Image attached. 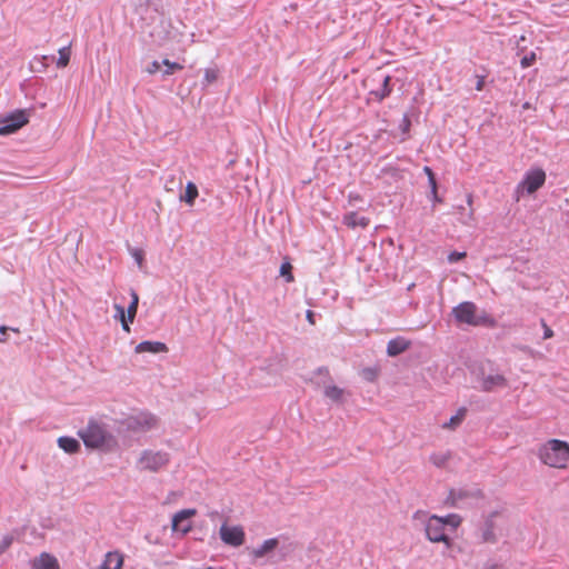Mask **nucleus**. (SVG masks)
I'll return each instance as SVG.
<instances>
[{
	"label": "nucleus",
	"instance_id": "nucleus-50",
	"mask_svg": "<svg viewBox=\"0 0 569 569\" xmlns=\"http://www.w3.org/2000/svg\"><path fill=\"white\" fill-rule=\"evenodd\" d=\"M467 201H468V204L470 206V204H471V202H472V197H471L470 194L468 196Z\"/></svg>",
	"mask_w": 569,
	"mask_h": 569
},
{
	"label": "nucleus",
	"instance_id": "nucleus-12",
	"mask_svg": "<svg viewBox=\"0 0 569 569\" xmlns=\"http://www.w3.org/2000/svg\"><path fill=\"white\" fill-rule=\"evenodd\" d=\"M479 496V490L451 489L445 500V503L451 508H460L463 500L468 498H478Z\"/></svg>",
	"mask_w": 569,
	"mask_h": 569
},
{
	"label": "nucleus",
	"instance_id": "nucleus-18",
	"mask_svg": "<svg viewBox=\"0 0 569 569\" xmlns=\"http://www.w3.org/2000/svg\"><path fill=\"white\" fill-rule=\"evenodd\" d=\"M123 556L119 551H109L98 569H121Z\"/></svg>",
	"mask_w": 569,
	"mask_h": 569
},
{
	"label": "nucleus",
	"instance_id": "nucleus-8",
	"mask_svg": "<svg viewBox=\"0 0 569 569\" xmlns=\"http://www.w3.org/2000/svg\"><path fill=\"white\" fill-rule=\"evenodd\" d=\"M29 121V114L26 110H16L7 114L0 124V136H9L17 132Z\"/></svg>",
	"mask_w": 569,
	"mask_h": 569
},
{
	"label": "nucleus",
	"instance_id": "nucleus-43",
	"mask_svg": "<svg viewBox=\"0 0 569 569\" xmlns=\"http://www.w3.org/2000/svg\"><path fill=\"white\" fill-rule=\"evenodd\" d=\"M501 566L492 560H488L483 565V569H499Z\"/></svg>",
	"mask_w": 569,
	"mask_h": 569
},
{
	"label": "nucleus",
	"instance_id": "nucleus-34",
	"mask_svg": "<svg viewBox=\"0 0 569 569\" xmlns=\"http://www.w3.org/2000/svg\"><path fill=\"white\" fill-rule=\"evenodd\" d=\"M410 127H411V120L408 114H405L401 120V123H400V130H401L402 134L408 136Z\"/></svg>",
	"mask_w": 569,
	"mask_h": 569
},
{
	"label": "nucleus",
	"instance_id": "nucleus-49",
	"mask_svg": "<svg viewBox=\"0 0 569 569\" xmlns=\"http://www.w3.org/2000/svg\"><path fill=\"white\" fill-rule=\"evenodd\" d=\"M307 319L310 323H315V320H313V312L311 310H308L307 311Z\"/></svg>",
	"mask_w": 569,
	"mask_h": 569
},
{
	"label": "nucleus",
	"instance_id": "nucleus-29",
	"mask_svg": "<svg viewBox=\"0 0 569 569\" xmlns=\"http://www.w3.org/2000/svg\"><path fill=\"white\" fill-rule=\"evenodd\" d=\"M162 64L166 66V69L163 71V76L172 74L177 70H181L183 67L178 62H171L168 59L162 60Z\"/></svg>",
	"mask_w": 569,
	"mask_h": 569
},
{
	"label": "nucleus",
	"instance_id": "nucleus-46",
	"mask_svg": "<svg viewBox=\"0 0 569 569\" xmlns=\"http://www.w3.org/2000/svg\"><path fill=\"white\" fill-rule=\"evenodd\" d=\"M316 375H320V376H329V370L327 367H319L316 371H315Z\"/></svg>",
	"mask_w": 569,
	"mask_h": 569
},
{
	"label": "nucleus",
	"instance_id": "nucleus-27",
	"mask_svg": "<svg viewBox=\"0 0 569 569\" xmlns=\"http://www.w3.org/2000/svg\"><path fill=\"white\" fill-rule=\"evenodd\" d=\"M70 56H71L70 47L61 48L59 50V58L57 60V67L58 68L67 67L70 61Z\"/></svg>",
	"mask_w": 569,
	"mask_h": 569
},
{
	"label": "nucleus",
	"instance_id": "nucleus-6",
	"mask_svg": "<svg viewBox=\"0 0 569 569\" xmlns=\"http://www.w3.org/2000/svg\"><path fill=\"white\" fill-rule=\"evenodd\" d=\"M545 182L546 172L541 168H532L525 173L522 180L516 188V192L520 194H532L539 190Z\"/></svg>",
	"mask_w": 569,
	"mask_h": 569
},
{
	"label": "nucleus",
	"instance_id": "nucleus-30",
	"mask_svg": "<svg viewBox=\"0 0 569 569\" xmlns=\"http://www.w3.org/2000/svg\"><path fill=\"white\" fill-rule=\"evenodd\" d=\"M291 270H292V266L288 261L283 262L280 266V276L283 277L287 282L293 281V276H292Z\"/></svg>",
	"mask_w": 569,
	"mask_h": 569
},
{
	"label": "nucleus",
	"instance_id": "nucleus-28",
	"mask_svg": "<svg viewBox=\"0 0 569 569\" xmlns=\"http://www.w3.org/2000/svg\"><path fill=\"white\" fill-rule=\"evenodd\" d=\"M450 458V453L449 452H446V453H432L430 456V461L438 468H442L446 466V463L448 462Z\"/></svg>",
	"mask_w": 569,
	"mask_h": 569
},
{
	"label": "nucleus",
	"instance_id": "nucleus-19",
	"mask_svg": "<svg viewBox=\"0 0 569 569\" xmlns=\"http://www.w3.org/2000/svg\"><path fill=\"white\" fill-rule=\"evenodd\" d=\"M391 80H392V78L390 76H386L382 80L381 86L378 89L370 91V94L373 96V98L378 102H381L382 100H385L387 97H389L391 94V92H392Z\"/></svg>",
	"mask_w": 569,
	"mask_h": 569
},
{
	"label": "nucleus",
	"instance_id": "nucleus-35",
	"mask_svg": "<svg viewBox=\"0 0 569 569\" xmlns=\"http://www.w3.org/2000/svg\"><path fill=\"white\" fill-rule=\"evenodd\" d=\"M467 256V253L465 251L462 252H459V251H452L448 254V261L450 263H457L459 262L460 260H462L465 257Z\"/></svg>",
	"mask_w": 569,
	"mask_h": 569
},
{
	"label": "nucleus",
	"instance_id": "nucleus-31",
	"mask_svg": "<svg viewBox=\"0 0 569 569\" xmlns=\"http://www.w3.org/2000/svg\"><path fill=\"white\" fill-rule=\"evenodd\" d=\"M535 61H536V53L530 52L529 54H526L521 58L520 66L522 69H527V68L531 67Z\"/></svg>",
	"mask_w": 569,
	"mask_h": 569
},
{
	"label": "nucleus",
	"instance_id": "nucleus-3",
	"mask_svg": "<svg viewBox=\"0 0 569 569\" xmlns=\"http://www.w3.org/2000/svg\"><path fill=\"white\" fill-rule=\"evenodd\" d=\"M538 455L542 463L553 468H563L569 460V443L551 439L540 447Z\"/></svg>",
	"mask_w": 569,
	"mask_h": 569
},
{
	"label": "nucleus",
	"instance_id": "nucleus-24",
	"mask_svg": "<svg viewBox=\"0 0 569 569\" xmlns=\"http://www.w3.org/2000/svg\"><path fill=\"white\" fill-rule=\"evenodd\" d=\"M130 296L131 301L127 308V316L129 321L133 322L138 311L139 296L133 289L130 290Z\"/></svg>",
	"mask_w": 569,
	"mask_h": 569
},
{
	"label": "nucleus",
	"instance_id": "nucleus-32",
	"mask_svg": "<svg viewBox=\"0 0 569 569\" xmlns=\"http://www.w3.org/2000/svg\"><path fill=\"white\" fill-rule=\"evenodd\" d=\"M12 542H13V536L6 535L2 537V539L0 541V556L8 550V548L12 545Z\"/></svg>",
	"mask_w": 569,
	"mask_h": 569
},
{
	"label": "nucleus",
	"instance_id": "nucleus-37",
	"mask_svg": "<svg viewBox=\"0 0 569 569\" xmlns=\"http://www.w3.org/2000/svg\"><path fill=\"white\" fill-rule=\"evenodd\" d=\"M161 64L162 62H159L157 60L152 61L148 67H147V72L150 73V74H153L156 72H158L161 68Z\"/></svg>",
	"mask_w": 569,
	"mask_h": 569
},
{
	"label": "nucleus",
	"instance_id": "nucleus-40",
	"mask_svg": "<svg viewBox=\"0 0 569 569\" xmlns=\"http://www.w3.org/2000/svg\"><path fill=\"white\" fill-rule=\"evenodd\" d=\"M9 330H12V329L9 327H6V326L0 327V342H6L8 340Z\"/></svg>",
	"mask_w": 569,
	"mask_h": 569
},
{
	"label": "nucleus",
	"instance_id": "nucleus-33",
	"mask_svg": "<svg viewBox=\"0 0 569 569\" xmlns=\"http://www.w3.org/2000/svg\"><path fill=\"white\" fill-rule=\"evenodd\" d=\"M218 78V72L217 70L214 69H206L204 70V76H203V81L206 84H210L212 82H214Z\"/></svg>",
	"mask_w": 569,
	"mask_h": 569
},
{
	"label": "nucleus",
	"instance_id": "nucleus-20",
	"mask_svg": "<svg viewBox=\"0 0 569 569\" xmlns=\"http://www.w3.org/2000/svg\"><path fill=\"white\" fill-rule=\"evenodd\" d=\"M279 545L278 538H270L264 540L258 548L252 550V556L256 559L262 558L269 552L273 551Z\"/></svg>",
	"mask_w": 569,
	"mask_h": 569
},
{
	"label": "nucleus",
	"instance_id": "nucleus-10",
	"mask_svg": "<svg viewBox=\"0 0 569 569\" xmlns=\"http://www.w3.org/2000/svg\"><path fill=\"white\" fill-rule=\"evenodd\" d=\"M220 538L221 540L231 547H239L244 542V531L242 527L240 526H232L229 527L226 523H223L220 527Z\"/></svg>",
	"mask_w": 569,
	"mask_h": 569
},
{
	"label": "nucleus",
	"instance_id": "nucleus-26",
	"mask_svg": "<svg viewBox=\"0 0 569 569\" xmlns=\"http://www.w3.org/2000/svg\"><path fill=\"white\" fill-rule=\"evenodd\" d=\"M440 519L443 521V527L449 526L452 530L457 529L462 521L461 517L457 513H450L440 517Z\"/></svg>",
	"mask_w": 569,
	"mask_h": 569
},
{
	"label": "nucleus",
	"instance_id": "nucleus-22",
	"mask_svg": "<svg viewBox=\"0 0 569 569\" xmlns=\"http://www.w3.org/2000/svg\"><path fill=\"white\" fill-rule=\"evenodd\" d=\"M198 194L199 192L197 186L193 182L189 181L186 186L184 193L180 196V200L189 206H193Z\"/></svg>",
	"mask_w": 569,
	"mask_h": 569
},
{
	"label": "nucleus",
	"instance_id": "nucleus-47",
	"mask_svg": "<svg viewBox=\"0 0 569 569\" xmlns=\"http://www.w3.org/2000/svg\"><path fill=\"white\" fill-rule=\"evenodd\" d=\"M423 172L426 173L428 180L430 179V177H436V174L432 171V169L430 167H428V166L423 167Z\"/></svg>",
	"mask_w": 569,
	"mask_h": 569
},
{
	"label": "nucleus",
	"instance_id": "nucleus-14",
	"mask_svg": "<svg viewBox=\"0 0 569 569\" xmlns=\"http://www.w3.org/2000/svg\"><path fill=\"white\" fill-rule=\"evenodd\" d=\"M342 222L345 226H347L348 228H351V229H355L358 227L365 229L369 226L370 219L368 217L360 216L356 211H350L343 216Z\"/></svg>",
	"mask_w": 569,
	"mask_h": 569
},
{
	"label": "nucleus",
	"instance_id": "nucleus-15",
	"mask_svg": "<svg viewBox=\"0 0 569 569\" xmlns=\"http://www.w3.org/2000/svg\"><path fill=\"white\" fill-rule=\"evenodd\" d=\"M410 341L403 337H397L391 339L387 345V355L389 357H397L408 350Z\"/></svg>",
	"mask_w": 569,
	"mask_h": 569
},
{
	"label": "nucleus",
	"instance_id": "nucleus-16",
	"mask_svg": "<svg viewBox=\"0 0 569 569\" xmlns=\"http://www.w3.org/2000/svg\"><path fill=\"white\" fill-rule=\"evenodd\" d=\"M31 567L32 569H59V563L57 558L47 552H42L32 560Z\"/></svg>",
	"mask_w": 569,
	"mask_h": 569
},
{
	"label": "nucleus",
	"instance_id": "nucleus-45",
	"mask_svg": "<svg viewBox=\"0 0 569 569\" xmlns=\"http://www.w3.org/2000/svg\"><path fill=\"white\" fill-rule=\"evenodd\" d=\"M120 322H121V327H122V329H123L124 331H127V332H130V323H132V322H131V321H129L128 317H127V318H124V319H121V320H120Z\"/></svg>",
	"mask_w": 569,
	"mask_h": 569
},
{
	"label": "nucleus",
	"instance_id": "nucleus-7",
	"mask_svg": "<svg viewBox=\"0 0 569 569\" xmlns=\"http://www.w3.org/2000/svg\"><path fill=\"white\" fill-rule=\"evenodd\" d=\"M169 462V453L166 451H142L138 467L140 470L158 471Z\"/></svg>",
	"mask_w": 569,
	"mask_h": 569
},
{
	"label": "nucleus",
	"instance_id": "nucleus-1",
	"mask_svg": "<svg viewBox=\"0 0 569 569\" xmlns=\"http://www.w3.org/2000/svg\"><path fill=\"white\" fill-rule=\"evenodd\" d=\"M84 446L90 449L113 450L118 441L109 430V427L100 419H89L87 427L78 431Z\"/></svg>",
	"mask_w": 569,
	"mask_h": 569
},
{
	"label": "nucleus",
	"instance_id": "nucleus-21",
	"mask_svg": "<svg viewBox=\"0 0 569 569\" xmlns=\"http://www.w3.org/2000/svg\"><path fill=\"white\" fill-rule=\"evenodd\" d=\"M58 446L67 453H76L80 450V442L73 437H60L58 439Z\"/></svg>",
	"mask_w": 569,
	"mask_h": 569
},
{
	"label": "nucleus",
	"instance_id": "nucleus-11",
	"mask_svg": "<svg viewBox=\"0 0 569 569\" xmlns=\"http://www.w3.org/2000/svg\"><path fill=\"white\" fill-rule=\"evenodd\" d=\"M196 515V509H182L172 517L171 528L174 532L186 536L191 530L190 518Z\"/></svg>",
	"mask_w": 569,
	"mask_h": 569
},
{
	"label": "nucleus",
	"instance_id": "nucleus-4",
	"mask_svg": "<svg viewBox=\"0 0 569 569\" xmlns=\"http://www.w3.org/2000/svg\"><path fill=\"white\" fill-rule=\"evenodd\" d=\"M480 380V388L485 392H492L499 388H506L508 385L507 378L499 372L496 365L490 361H483L477 373Z\"/></svg>",
	"mask_w": 569,
	"mask_h": 569
},
{
	"label": "nucleus",
	"instance_id": "nucleus-48",
	"mask_svg": "<svg viewBox=\"0 0 569 569\" xmlns=\"http://www.w3.org/2000/svg\"><path fill=\"white\" fill-rule=\"evenodd\" d=\"M353 200H360L359 194L349 193V203L351 204Z\"/></svg>",
	"mask_w": 569,
	"mask_h": 569
},
{
	"label": "nucleus",
	"instance_id": "nucleus-17",
	"mask_svg": "<svg viewBox=\"0 0 569 569\" xmlns=\"http://www.w3.org/2000/svg\"><path fill=\"white\" fill-rule=\"evenodd\" d=\"M134 351L137 353L149 352V353L156 355V353H161V352L168 351V347L163 342H160V341L146 340V341L138 343L134 348Z\"/></svg>",
	"mask_w": 569,
	"mask_h": 569
},
{
	"label": "nucleus",
	"instance_id": "nucleus-5",
	"mask_svg": "<svg viewBox=\"0 0 569 569\" xmlns=\"http://www.w3.org/2000/svg\"><path fill=\"white\" fill-rule=\"evenodd\" d=\"M158 417L148 411H141L130 416L122 421V425L129 431L147 432L158 427Z\"/></svg>",
	"mask_w": 569,
	"mask_h": 569
},
{
	"label": "nucleus",
	"instance_id": "nucleus-38",
	"mask_svg": "<svg viewBox=\"0 0 569 569\" xmlns=\"http://www.w3.org/2000/svg\"><path fill=\"white\" fill-rule=\"evenodd\" d=\"M428 199L431 200L433 204L441 203L443 201V199L438 194V190L430 191Z\"/></svg>",
	"mask_w": 569,
	"mask_h": 569
},
{
	"label": "nucleus",
	"instance_id": "nucleus-42",
	"mask_svg": "<svg viewBox=\"0 0 569 569\" xmlns=\"http://www.w3.org/2000/svg\"><path fill=\"white\" fill-rule=\"evenodd\" d=\"M132 257L134 258V260L137 261V263L140 266L143 261V253L142 251L138 250V249H134L132 250Z\"/></svg>",
	"mask_w": 569,
	"mask_h": 569
},
{
	"label": "nucleus",
	"instance_id": "nucleus-44",
	"mask_svg": "<svg viewBox=\"0 0 569 569\" xmlns=\"http://www.w3.org/2000/svg\"><path fill=\"white\" fill-rule=\"evenodd\" d=\"M428 183L430 187V191L438 190V182H437L436 177H430V179L428 180Z\"/></svg>",
	"mask_w": 569,
	"mask_h": 569
},
{
	"label": "nucleus",
	"instance_id": "nucleus-23",
	"mask_svg": "<svg viewBox=\"0 0 569 569\" xmlns=\"http://www.w3.org/2000/svg\"><path fill=\"white\" fill-rule=\"evenodd\" d=\"M467 413V409L465 407L459 408L456 415H453L449 421L445 422L442 425V428L445 429H455L457 428L465 419Z\"/></svg>",
	"mask_w": 569,
	"mask_h": 569
},
{
	"label": "nucleus",
	"instance_id": "nucleus-41",
	"mask_svg": "<svg viewBox=\"0 0 569 569\" xmlns=\"http://www.w3.org/2000/svg\"><path fill=\"white\" fill-rule=\"evenodd\" d=\"M541 325L543 327V339H550L553 336V331L547 326V323L541 320Z\"/></svg>",
	"mask_w": 569,
	"mask_h": 569
},
{
	"label": "nucleus",
	"instance_id": "nucleus-39",
	"mask_svg": "<svg viewBox=\"0 0 569 569\" xmlns=\"http://www.w3.org/2000/svg\"><path fill=\"white\" fill-rule=\"evenodd\" d=\"M476 78H477V82H476L475 89L477 91H481L485 88L486 77L485 76H476Z\"/></svg>",
	"mask_w": 569,
	"mask_h": 569
},
{
	"label": "nucleus",
	"instance_id": "nucleus-9",
	"mask_svg": "<svg viewBox=\"0 0 569 569\" xmlns=\"http://www.w3.org/2000/svg\"><path fill=\"white\" fill-rule=\"evenodd\" d=\"M426 536L432 542H445L450 546V538L445 532L443 521L439 516H431L426 523Z\"/></svg>",
	"mask_w": 569,
	"mask_h": 569
},
{
	"label": "nucleus",
	"instance_id": "nucleus-25",
	"mask_svg": "<svg viewBox=\"0 0 569 569\" xmlns=\"http://www.w3.org/2000/svg\"><path fill=\"white\" fill-rule=\"evenodd\" d=\"M325 396L333 402H341L343 390L337 386H327L323 391Z\"/></svg>",
	"mask_w": 569,
	"mask_h": 569
},
{
	"label": "nucleus",
	"instance_id": "nucleus-13",
	"mask_svg": "<svg viewBox=\"0 0 569 569\" xmlns=\"http://www.w3.org/2000/svg\"><path fill=\"white\" fill-rule=\"evenodd\" d=\"M498 516L497 511L489 513L482 526L480 527V536L482 542H491L495 543L497 541V537L495 533V518Z\"/></svg>",
	"mask_w": 569,
	"mask_h": 569
},
{
	"label": "nucleus",
	"instance_id": "nucleus-36",
	"mask_svg": "<svg viewBox=\"0 0 569 569\" xmlns=\"http://www.w3.org/2000/svg\"><path fill=\"white\" fill-rule=\"evenodd\" d=\"M114 310H116V315H114L116 319L121 320V319L127 318V311L121 305L116 303Z\"/></svg>",
	"mask_w": 569,
	"mask_h": 569
},
{
	"label": "nucleus",
	"instance_id": "nucleus-2",
	"mask_svg": "<svg viewBox=\"0 0 569 569\" xmlns=\"http://www.w3.org/2000/svg\"><path fill=\"white\" fill-rule=\"evenodd\" d=\"M452 317L458 323L472 327L495 328L496 319L486 311L478 312V307L472 301H463L452 308Z\"/></svg>",
	"mask_w": 569,
	"mask_h": 569
}]
</instances>
